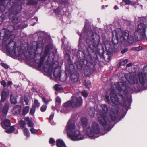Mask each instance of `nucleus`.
I'll return each instance as SVG.
<instances>
[{"label":"nucleus","instance_id":"obj_10","mask_svg":"<svg viewBox=\"0 0 147 147\" xmlns=\"http://www.w3.org/2000/svg\"><path fill=\"white\" fill-rule=\"evenodd\" d=\"M88 33L90 34H92L91 35L92 39V44L89 46V47L92 50L96 49L100 41V37L97 34L95 33L89 32H87L88 34Z\"/></svg>","mask_w":147,"mask_h":147},{"label":"nucleus","instance_id":"obj_29","mask_svg":"<svg viewBox=\"0 0 147 147\" xmlns=\"http://www.w3.org/2000/svg\"><path fill=\"white\" fill-rule=\"evenodd\" d=\"M84 74L86 76H89L90 75V71L89 69L85 70Z\"/></svg>","mask_w":147,"mask_h":147},{"label":"nucleus","instance_id":"obj_49","mask_svg":"<svg viewBox=\"0 0 147 147\" xmlns=\"http://www.w3.org/2000/svg\"><path fill=\"white\" fill-rule=\"evenodd\" d=\"M12 83V82L11 81H9L7 83V85L8 86H9Z\"/></svg>","mask_w":147,"mask_h":147},{"label":"nucleus","instance_id":"obj_7","mask_svg":"<svg viewBox=\"0 0 147 147\" xmlns=\"http://www.w3.org/2000/svg\"><path fill=\"white\" fill-rule=\"evenodd\" d=\"M9 93L5 90L3 91L1 94V99L0 102V111L5 115H6L8 110L9 105L8 103L5 104L3 109H1V105L3 104L5 99L8 97Z\"/></svg>","mask_w":147,"mask_h":147},{"label":"nucleus","instance_id":"obj_27","mask_svg":"<svg viewBox=\"0 0 147 147\" xmlns=\"http://www.w3.org/2000/svg\"><path fill=\"white\" fill-rule=\"evenodd\" d=\"M54 88L56 91H59L62 90L63 89L62 88L61 86L57 85H55L54 87Z\"/></svg>","mask_w":147,"mask_h":147},{"label":"nucleus","instance_id":"obj_51","mask_svg":"<svg viewBox=\"0 0 147 147\" xmlns=\"http://www.w3.org/2000/svg\"><path fill=\"white\" fill-rule=\"evenodd\" d=\"M132 65V63H130L127 64L126 65L128 67H129L131 66Z\"/></svg>","mask_w":147,"mask_h":147},{"label":"nucleus","instance_id":"obj_3","mask_svg":"<svg viewBox=\"0 0 147 147\" xmlns=\"http://www.w3.org/2000/svg\"><path fill=\"white\" fill-rule=\"evenodd\" d=\"M103 111V114H101L98 117L99 122L104 127L106 130H109L110 129L108 124L109 122L115 120L116 118V114L118 113L117 110L115 111H111L109 113V116L107 113L108 111L107 106L106 105L102 104L101 105Z\"/></svg>","mask_w":147,"mask_h":147},{"label":"nucleus","instance_id":"obj_42","mask_svg":"<svg viewBox=\"0 0 147 147\" xmlns=\"http://www.w3.org/2000/svg\"><path fill=\"white\" fill-rule=\"evenodd\" d=\"M55 142V140L52 138H51L50 139V140L49 141V143L50 144H52Z\"/></svg>","mask_w":147,"mask_h":147},{"label":"nucleus","instance_id":"obj_19","mask_svg":"<svg viewBox=\"0 0 147 147\" xmlns=\"http://www.w3.org/2000/svg\"><path fill=\"white\" fill-rule=\"evenodd\" d=\"M7 31V30H6L5 31V37L4 38V42H3L4 45L6 44L7 43H9L10 42L9 39L10 38L11 36L8 37L7 35L6 34V32ZM8 33L9 32L8 31Z\"/></svg>","mask_w":147,"mask_h":147},{"label":"nucleus","instance_id":"obj_17","mask_svg":"<svg viewBox=\"0 0 147 147\" xmlns=\"http://www.w3.org/2000/svg\"><path fill=\"white\" fill-rule=\"evenodd\" d=\"M53 75L56 79L59 78L61 76L60 70L58 69H56L54 72Z\"/></svg>","mask_w":147,"mask_h":147},{"label":"nucleus","instance_id":"obj_57","mask_svg":"<svg viewBox=\"0 0 147 147\" xmlns=\"http://www.w3.org/2000/svg\"><path fill=\"white\" fill-rule=\"evenodd\" d=\"M86 42H88V40H86Z\"/></svg>","mask_w":147,"mask_h":147},{"label":"nucleus","instance_id":"obj_31","mask_svg":"<svg viewBox=\"0 0 147 147\" xmlns=\"http://www.w3.org/2000/svg\"><path fill=\"white\" fill-rule=\"evenodd\" d=\"M35 108L34 106H32L30 111V113L32 115H33L35 111Z\"/></svg>","mask_w":147,"mask_h":147},{"label":"nucleus","instance_id":"obj_20","mask_svg":"<svg viewBox=\"0 0 147 147\" xmlns=\"http://www.w3.org/2000/svg\"><path fill=\"white\" fill-rule=\"evenodd\" d=\"M128 81L130 82V83L134 84H136L138 82V80L137 78L136 77H135L133 78H131L130 79H127Z\"/></svg>","mask_w":147,"mask_h":147},{"label":"nucleus","instance_id":"obj_12","mask_svg":"<svg viewBox=\"0 0 147 147\" xmlns=\"http://www.w3.org/2000/svg\"><path fill=\"white\" fill-rule=\"evenodd\" d=\"M48 52L49 50L48 49L45 50L44 52L41 53V56L40 58L39 61L38 62L36 60V62L38 64V67H41L44 59L47 56Z\"/></svg>","mask_w":147,"mask_h":147},{"label":"nucleus","instance_id":"obj_50","mask_svg":"<svg viewBox=\"0 0 147 147\" xmlns=\"http://www.w3.org/2000/svg\"><path fill=\"white\" fill-rule=\"evenodd\" d=\"M83 34V33H82V34H81L80 36V40H79V42L80 43V40L81 39H82V35Z\"/></svg>","mask_w":147,"mask_h":147},{"label":"nucleus","instance_id":"obj_52","mask_svg":"<svg viewBox=\"0 0 147 147\" xmlns=\"http://www.w3.org/2000/svg\"><path fill=\"white\" fill-rule=\"evenodd\" d=\"M114 9L115 10H116L118 9V7L117 6H115L114 7Z\"/></svg>","mask_w":147,"mask_h":147},{"label":"nucleus","instance_id":"obj_26","mask_svg":"<svg viewBox=\"0 0 147 147\" xmlns=\"http://www.w3.org/2000/svg\"><path fill=\"white\" fill-rule=\"evenodd\" d=\"M19 123L20 127L22 128H24L26 125L25 122L23 121L20 120L19 121Z\"/></svg>","mask_w":147,"mask_h":147},{"label":"nucleus","instance_id":"obj_21","mask_svg":"<svg viewBox=\"0 0 147 147\" xmlns=\"http://www.w3.org/2000/svg\"><path fill=\"white\" fill-rule=\"evenodd\" d=\"M75 64L78 69L80 70L82 68L84 63L83 62L76 61L75 62Z\"/></svg>","mask_w":147,"mask_h":147},{"label":"nucleus","instance_id":"obj_45","mask_svg":"<svg viewBox=\"0 0 147 147\" xmlns=\"http://www.w3.org/2000/svg\"><path fill=\"white\" fill-rule=\"evenodd\" d=\"M128 60L127 59L125 60L122 62L121 63V64L123 65L126 64Z\"/></svg>","mask_w":147,"mask_h":147},{"label":"nucleus","instance_id":"obj_60","mask_svg":"<svg viewBox=\"0 0 147 147\" xmlns=\"http://www.w3.org/2000/svg\"><path fill=\"white\" fill-rule=\"evenodd\" d=\"M46 66H48V65H46Z\"/></svg>","mask_w":147,"mask_h":147},{"label":"nucleus","instance_id":"obj_59","mask_svg":"<svg viewBox=\"0 0 147 147\" xmlns=\"http://www.w3.org/2000/svg\"><path fill=\"white\" fill-rule=\"evenodd\" d=\"M102 8H104V6H102Z\"/></svg>","mask_w":147,"mask_h":147},{"label":"nucleus","instance_id":"obj_24","mask_svg":"<svg viewBox=\"0 0 147 147\" xmlns=\"http://www.w3.org/2000/svg\"><path fill=\"white\" fill-rule=\"evenodd\" d=\"M40 103L36 99H34V103L32 106H34L35 108L38 107L40 106Z\"/></svg>","mask_w":147,"mask_h":147},{"label":"nucleus","instance_id":"obj_11","mask_svg":"<svg viewBox=\"0 0 147 147\" xmlns=\"http://www.w3.org/2000/svg\"><path fill=\"white\" fill-rule=\"evenodd\" d=\"M37 43L36 42H34L32 46H29L28 48V51L29 54V57L32 59L35 57V53L36 52L37 48L38 47Z\"/></svg>","mask_w":147,"mask_h":147},{"label":"nucleus","instance_id":"obj_33","mask_svg":"<svg viewBox=\"0 0 147 147\" xmlns=\"http://www.w3.org/2000/svg\"><path fill=\"white\" fill-rule=\"evenodd\" d=\"M30 131L32 134H36L37 132V130L34 128H32L30 129Z\"/></svg>","mask_w":147,"mask_h":147},{"label":"nucleus","instance_id":"obj_34","mask_svg":"<svg viewBox=\"0 0 147 147\" xmlns=\"http://www.w3.org/2000/svg\"><path fill=\"white\" fill-rule=\"evenodd\" d=\"M142 49V47L141 46H139L136 47H134L132 48L133 50H135L137 51H139L141 50Z\"/></svg>","mask_w":147,"mask_h":147},{"label":"nucleus","instance_id":"obj_55","mask_svg":"<svg viewBox=\"0 0 147 147\" xmlns=\"http://www.w3.org/2000/svg\"><path fill=\"white\" fill-rule=\"evenodd\" d=\"M17 20V19H16V18H14V19L13 20V22H14V20Z\"/></svg>","mask_w":147,"mask_h":147},{"label":"nucleus","instance_id":"obj_47","mask_svg":"<svg viewBox=\"0 0 147 147\" xmlns=\"http://www.w3.org/2000/svg\"><path fill=\"white\" fill-rule=\"evenodd\" d=\"M127 50H128L127 49H124L123 50H122L121 51V53L122 54H123V53H125L126 52H127Z\"/></svg>","mask_w":147,"mask_h":147},{"label":"nucleus","instance_id":"obj_8","mask_svg":"<svg viewBox=\"0 0 147 147\" xmlns=\"http://www.w3.org/2000/svg\"><path fill=\"white\" fill-rule=\"evenodd\" d=\"M110 100L109 99V97L108 96H106L105 97V99L109 103H110L112 102L113 103L116 105H118L119 103V100H118V97L119 96L121 97L123 99V97L122 95L118 94L116 95L115 93V90H113L111 91L110 94Z\"/></svg>","mask_w":147,"mask_h":147},{"label":"nucleus","instance_id":"obj_6","mask_svg":"<svg viewBox=\"0 0 147 147\" xmlns=\"http://www.w3.org/2000/svg\"><path fill=\"white\" fill-rule=\"evenodd\" d=\"M146 27V25L143 23H140L138 25L137 30L134 34L135 38L137 40H140L145 36Z\"/></svg>","mask_w":147,"mask_h":147},{"label":"nucleus","instance_id":"obj_14","mask_svg":"<svg viewBox=\"0 0 147 147\" xmlns=\"http://www.w3.org/2000/svg\"><path fill=\"white\" fill-rule=\"evenodd\" d=\"M140 83L141 84H144L147 80L146 74L145 73H140L138 75Z\"/></svg>","mask_w":147,"mask_h":147},{"label":"nucleus","instance_id":"obj_40","mask_svg":"<svg viewBox=\"0 0 147 147\" xmlns=\"http://www.w3.org/2000/svg\"><path fill=\"white\" fill-rule=\"evenodd\" d=\"M56 101L57 102L60 103L61 102V100L60 98L59 97H57L56 99Z\"/></svg>","mask_w":147,"mask_h":147},{"label":"nucleus","instance_id":"obj_4","mask_svg":"<svg viewBox=\"0 0 147 147\" xmlns=\"http://www.w3.org/2000/svg\"><path fill=\"white\" fill-rule=\"evenodd\" d=\"M65 131L69 138L73 141H78L85 138L84 135L75 127L74 122L69 120L66 125Z\"/></svg>","mask_w":147,"mask_h":147},{"label":"nucleus","instance_id":"obj_25","mask_svg":"<svg viewBox=\"0 0 147 147\" xmlns=\"http://www.w3.org/2000/svg\"><path fill=\"white\" fill-rule=\"evenodd\" d=\"M23 131L24 135L26 137H29L30 136V134L28 129L26 128H24L23 130Z\"/></svg>","mask_w":147,"mask_h":147},{"label":"nucleus","instance_id":"obj_22","mask_svg":"<svg viewBox=\"0 0 147 147\" xmlns=\"http://www.w3.org/2000/svg\"><path fill=\"white\" fill-rule=\"evenodd\" d=\"M29 109V108L28 106L24 107L22 110V114L25 115L28 112Z\"/></svg>","mask_w":147,"mask_h":147},{"label":"nucleus","instance_id":"obj_35","mask_svg":"<svg viewBox=\"0 0 147 147\" xmlns=\"http://www.w3.org/2000/svg\"><path fill=\"white\" fill-rule=\"evenodd\" d=\"M82 95L85 97H86L88 95L87 92L85 91H84L82 92Z\"/></svg>","mask_w":147,"mask_h":147},{"label":"nucleus","instance_id":"obj_43","mask_svg":"<svg viewBox=\"0 0 147 147\" xmlns=\"http://www.w3.org/2000/svg\"><path fill=\"white\" fill-rule=\"evenodd\" d=\"M124 105H125V106H129L130 105V103L129 102L127 101V102H124Z\"/></svg>","mask_w":147,"mask_h":147},{"label":"nucleus","instance_id":"obj_46","mask_svg":"<svg viewBox=\"0 0 147 147\" xmlns=\"http://www.w3.org/2000/svg\"><path fill=\"white\" fill-rule=\"evenodd\" d=\"M123 1L126 3V4H128L130 3L129 0H123Z\"/></svg>","mask_w":147,"mask_h":147},{"label":"nucleus","instance_id":"obj_37","mask_svg":"<svg viewBox=\"0 0 147 147\" xmlns=\"http://www.w3.org/2000/svg\"><path fill=\"white\" fill-rule=\"evenodd\" d=\"M27 124L30 127H32L33 126V124L32 122L30 121H28L27 123Z\"/></svg>","mask_w":147,"mask_h":147},{"label":"nucleus","instance_id":"obj_13","mask_svg":"<svg viewBox=\"0 0 147 147\" xmlns=\"http://www.w3.org/2000/svg\"><path fill=\"white\" fill-rule=\"evenodd\" d=\"M125 84H126V83L125 82H118L115 84L116 87L119 91H121V90H123L124 91H125V89L127 88V87Z\"/></svg>","mask_w":147,"mask_h":147},{"label":"nucleus","instance_id":"obj_28","mask_svg":"<svg viewBox=\"0 0 147 147\" xmlns=\"http://www.w3.org/2000/svg\"><path fill=\"white\" fill-rule=\"evenodd\" d=\"M10 100L11 102L13 104H16L17 103V101L14 98L13 95H11L10 96Z\"/></svg>","mask_w":147,"mask_h":147},{"label":"nucleus","instance_id":"obj_54","mask_svg":"<svg viewBox=\"0 0 147 147\" xmlns=\"http://www.w3.org/2000/svg\"><path fill=\"white\" fill-rule=\"evenodd\" d=\"M62 42H63V44H62V45L63 46V45L64 44V41L63 40H62Z\"/></svg>","mask_w":147,"mask_h":147},{"label":"nucleus","instance_id":"obj_23","mask_svg":"<svg viewBox=\"0 0 147 147\" xmlns=\"http://www.w3.org/2000/svg\"><path fill=\"white\" fill-rule=\"evenodd\" d=\"M5 131L8 133H10L12 132L15 130V129L14 127L13 126H11L8 129H6L5 128Z\"/></svg>","mask_w":147,"mask_h":147},{"label":"nucleus","instance_id":"obj_36","mask_svg":"<svg viewBox=\"0 0 147 147\" xmlns=\"http://www.w3.org/2000/svg\"><path fill=\"white\" fill-rule=\"evenodd\" d=\"M0 65L5 69H7L8 68V65L6 64H5L4 63H1Z\"/></svg>","mask_w":147,"mask_h":147},{"label":"nucleus","instance_id":"obj_61","mask_svg":"<svg viewBox=\"0 0 147 147\" xmlns=\"http://www.w3.org/2000/svg\"><path fill=\"white\" fill-rule=\"evenodd\" d=\"M56 10H55V12H56Z\"/></svg>","mask_w":147,"mask_h":147},{"label":"nucleus","instance_id":"obj_58","mask_svg":"<svg viewBox=\"0 0 147 147\" xmlns=\"http://www.w3.org/2000/svg\"><path fill=\"white\" fill-rule=\"evenodd\" d=\"M71 66H72V67H74V66H73V65H71Z\"/></svg>","mask_w":147,"mask_h":147},{"label":"nucleus","instance_id":"obj_39","mask_svg":"<svg viewBox=\"0 0 147 147\" xmlns=\"http://www.w3.org/2000/svg\"><path fill=\"white\" fill-rule=\"evenodd\" d=\"M1 84L3 86V87H5L6 85V82L4 80H2L1 82Z\"/></svg>","mask_w":147,"mask_h":147},{"label":"nucleus","instance_id":"obj_1","mask_svg":"<svg viewBox=\"0 0 147 147\" xmlns=\"http://www.w3.org/2000/svg\"><path fill=\"white\" fill-rule=\"evenodd\" d=\"M79 124L83 127L86 135L91 139H94L99 136L100 131L98 124L96 122L92 123L91 127L88 126V120L86 118L83 117L80 121Z\"/></svg>","mask_w":147,"mask_h":147},{"label":"nucleus","instance_id":"obj_56","mask_svg":"<svg viewBox=\"0 0 147 147\" xmlns=\"http://www.w3.org/2000/svg\"><path fill=\"white\" fill-rule=\"evenodd\" d=\"M67 56H68V58H69V57H70L69 56V55H67Z\"/></svg>","mask_w":147,"mask_h":147},{"label":"nucleus","instance_id":"obj_53","mask_svg":"<svg viewBox=\"0 0 147 147\" xmlns=\"http://www.w3.org/2000/svg\"><path fill=\"white\" fill-rule=\"evenodd\" d=\"M29 118L28 117H27V118H26V121H27L28 122V121H30L29 120Z\"/></svg>","mask_w":147,"mask_h":147},{"label":"nucleus","instance_id":"obj_44","mask_svg":"<svg viewBox=\"0 0 147 147\" xmlns=\"http://www.w3.org/2000/svg\"><path fill=\"white\" fill-rule=\"evenodd\" d=\"M54 115L53 114H51L50 115V117H49V122H50V121L53 119L54 117Z\"/></svg>","mask_w":147,"mask_h":147},{"label":"nucleus","instance_id":"obj_32","mask_svg":"<svg viewBox=\"0 0 147 147\" xmlns=\"http://www.w3.org/2000/svg\"><path fill=\"white\" fill-rule=\"evenodd\" d=\"M47 106L46 105H43L40 108V110L41 111L44 112L47 109Z\"/></svg>","mask_w":147,"mask_h":147},{"label":"nucleus","instance_id":"obj_18","mask_svg":"<svg viewBox=\"0 0 147 147\" xmlns=\"http://www.w3.org/2000/svg\"><path fill=\"white\" fill-rule=\"evenodd\" d=\"M42 68L44 69L46 73H48L49 75L51 74L53 71V67L51 66H49L48 68L45 67V66H42Z\"/></svg>","mask_w":147,"mask_h":147},{"label":"nucleus","instance_id":"obj_30","mask_svg":"<svg viewBox=\"0 0 147 147\" xmlns=\"http://www.w3.org/2000/svg\"><path fill=\"white\" fill-rule=\"evenodd\" d=\"M84 84L87 88H89L90 85V82L89 81L87 82L86 81H85L84 82Z\"/></svg>","mask_w":147,"mask_h":147},{"label":"nucleus","instance_id":"obj_16","mask_svg":"<svg viewBox=\"0 0 147 147\" xmlns=\"http://www.w3.org/2000/svg\"><path fill=\"white\" fill-rule=\"evenodd\" d=\"M2 127L5 129L4 126L7 127H9L10 125V123L9 120L8 119H5L3 122H2L1 123Z\"/></svg>","mask_w":147,"mask_h":147},{"label":"nucleus","instance_id":"obj_9","mask_svg":"<svg viewBox=\"0 0 147 147\" xmlns=\"http://www.w3.org/2000/svg\"><path fill=\"white\" fill-rule=\"evenodd\" d=\"M7 51L11 57H18L21 56L22 52L20 47H14L13 49L8 46L7 48Z\"/></svg>","mask_w":147,"mask_h":147},{"label":"nucleus","instance_id":"obj_48","mask_svg":"<svg viewBox=\"0 0 147 147\" xmlns=\"http://www.w3.org/2000/svg\"><path fill=\"white\" fill-rule=\"evenodd\" d=\"M78 78H75L74 79H72V81L74 82H76L78 81Z\"/></svg>","mask_w":147,"mask_h":147},{"label":"nucleus","instance_id":"obj_41","mask_svg":"<svg viewBox=\"0 0 147 147\" xmlns=\"http://www.w3.org/2000/svg\"><path fill=\"white\" fill-rule=\"evenodd\" d=\"M28 100H29L28 98H24V101L26 104L28 105V104L29 102Z\"/></svg>","mask_w":147,"mask_h":147},{"label":"nucleus","instance_id":"obj_38","mask_svg":"<svg viewBox=\"0 0 147 147\" xmlns=\"http://www.w3.org/2000/svg\"><path fill=\"white\" fill-rule=\"evenodd\" d=\"M43 102L45 104H48L49 101L47 100L45 98H42Z\"/></svg>","mask_w":147,"mask_h":147},{"label":"nucleus","instance_id":"obj_5","mask_svg":"<svg viewBox=\"0 0 147 147\" xmlns=\"http://www.w3.org/2000/svg\"><path fill=\"white\" fill-rule=\"evenodd\" d=\"M82 100L81 97H78L77 96H73L71 101H68L64 104L65 107L61 109L60 112L62 113H66L67 111L65 110L66 107H77L82 105Z\"/></svg>","mask_w":147,"mask_h":147},{"label":"nucleus","instance_id":"obj_2","mask_svg":"<svg viewBox=\"0 0 147 147\" xmlns=\"http://www.w3.org/2000/svg\"><path fill=\"white\" fill-rule=\"evenodd\" d=\"M112 34V41L114 44L117 43L118 41L124 44L128 43L131 44L133 42L134 38L132 34L128 31H125L123 33L121 30L118 28L113 31Z\"/></svg>","mask_w":147,"mask_h":147},{"label":"nucleus","instance_id":"obj_15","mask_svg":"<svg viewBox=\"0 0 147 147\" xmlns=\"http://www.w3.org/2000/svg\"><path fill=\"white\" fill-rule=\"evenodd\" d=\"M21 110L20 106L19 105H16L12 109V112L14 114L18 115L20 112Z\"/></svg>","mask_w":147,"mask_h":147}]
</instances>
